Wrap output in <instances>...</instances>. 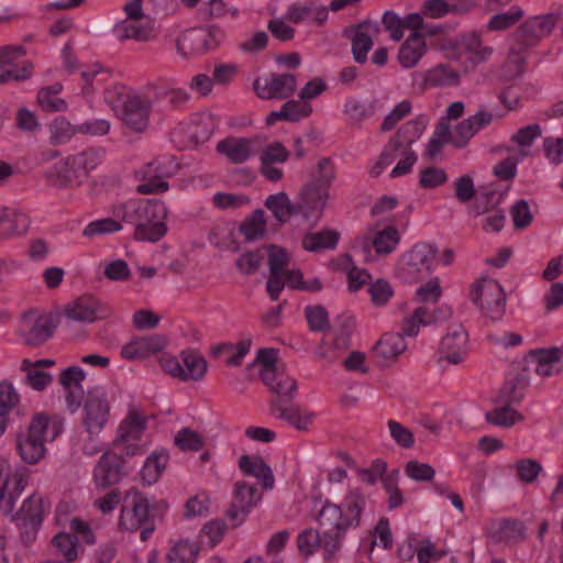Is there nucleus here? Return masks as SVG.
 Here are the masks:
<instances>
[{
    "instance_id": "nucleus-1",
    "label": "nucleus",
    "mask_w": 563,
    "mask_h": 563,
    "mask_svg": "<svg viewBox=\"0 0 563 563\" xmlns=\"http://www.w3.org/2000/svg\"><path fill=\"white\" fill-rule=\"evenodd\" d=\"M115 218L134 224V238L139 241L157 242L167 231V208L158 199H134L117 206Z\"/></svg>"
},
{
    "instance_id": "nucleus-2",
    "label": "nucleus",
    "mask_w": 563,
    "mask_h": 563,
    "mask_svg": "<svg viewBox=\"0 0 563 563\" xmlns=\"http://www.w3.org/2000/svg\"><path fill=\"white\" fill-rule=\"evenodd\" d=\"M63 431V424L45 412H36L27 427L15 434V449L21 460L30 465L37 464L46 453L45 443L54 441Z\"/></svg>"
},
{
    "instance_id": "nucleus-3",
    "label": "nucleus",
    "mask_w": 563,
    "mask_h": 563,
    "mask_svg": "<svg viewBox=\"0 0 563 563\" xmlns=\"http://www.w3.org/2000/svg\"><path fill=\"white\" fill-rule=\"evenodd\" d=\"M367 504V497L360 489H351L341 505L325 503L318 514V522L322 528L347 531L357 528L361 516Z\"/></svg>"
},
{
    "instance_id": "nucleus-4",
    "label": "nucleus",
    "mask_w": 563,
    "mask_h": 563,
    "mask_svg": "<svg viewBox=\"0 0 563 563\" xmlns=\"http://www.w3.org/2000/svg\"><path fill=\"white\" fill-rule=\"evenodd\" d=\"M157 506L166 507L163 501ZM155 507L156 505H151L150 499L140 492L130 490L121 508L120 528L126 531L141 530L140 538L142 541H146L155 530L154 515L151 514V509Z\"/></svg>"
},
{
    "instance_id": "nucleus-5",
    "label": "nucleus",
    "mask_w": 563,
    "mask_h": 563,
    "mask_svg": "<svg viewBox=\"0 0 563 563\" xmlns=\"http://www.w3.org/2000/svg\"><path fill=\"white\" fill-rule=\"evenodd\" d=\"M177 164L169 155L159 156L143 165L135 172V178L141 181L136 186V192L141 195H154L168 190L167 178L177 170Z\"/></svg>"
},
{
    "instance_id": "nucleus-6",
    "label": "nucleus",
    "mask_w": 563,
    "mask_h": 563,
    "mask_svg": "<svg viewBox=\"0 0 563 563\" xmlns=\"http://www.w3.org/2000/svg\"><path fill=\"white\" fill-rule=\"evenodd\" d=\"M29 470L0 456V510L10 515L27 485Z\"/></svg>"
},
{
    "instance_id": "nucleus-7",
    "label": "nucleus",
    "mask_w": 563,
    "mask_h": 563,
    "mask_svg": "<svg viewBox=\"0 0 563 563\" xmlns=\"http://www.w3.org/2000/svg\"><path fill=\"white\" fill-rule=\"evenodd\" d=\"M51 503L38 493H33L23 503L21 508L10 514L11 520L16 523L21 531L24 543H32L42 526L44 516L48 512Z\"/></svg>"
},
{
    "instance_id": "nucleus-8",
    "label": "nucleus",
    "mask_w": 563,
    "mask_h": 563,
    "mask_svg": "<svg viewBox=\"0 0 563 563\" xmlns=\"http://www.w3.org/2000/svg\"><path fill=\"white\" fill-rule=\"evenodd\" d=\"M224 37V31L217 25L188 29L177 37L176 51L184 58L195 57L217 47Z\"/></svg>"
},
{
    "instance_id": "nucleus-9",
    "label": "nucleus",
    "mask_w": 563,
    "mask_h": 563,
    "mask_svg": "<svg viewBox=\"0 0 563 563\" xmlns=\"http://www.w3.org/2000/svg\"><path fill=\"white\" fill-rule=\"evenodd\" d=\"M438 249L434 244L417 243L401 256L399 273L404 280L417 283L427 277L437 260Z\"/></svg>"
},
{
    "instance_id": "nucleus-10",
    "label": "nucleus",
    "mask_w": 563,
    "mask_h": 563,
    "mask_svg": "<svg viewBox=\"0 0 563 563\" xmlns=\"http://www.w3.org/2000/svg\"><path fill=\"white\" fill-rule=\"evenodd\" d=\"M471 300L486 318L493 321L500 320L505 314L506 295L500 284L495 279H482L472 290Z\"/></svg>"
},
{
    "instance_id": "nucleus-11",
    "label": "nucleus",
    "mask_w": 563,
    "mask_h": 563,
    "mask_svg": "<svg viewBox=\"0 0 563 563\" xmlns=\"http://www.w3.org/2000/svg\"><path fill=\"white\" fill-rule=\"evenodd\" d=\"M102 148H87L80 153L69 155L64 162L57 165V174L67 184L79 185L96 169L103 161Z\"/></svg>"
},
{
    "instance_id": "nucleus-12",
    "label": "nucleus",
    "mask_w": 563,
    "mask_h": 563,
    "mask_svg": "<svg viewBox=\"0 0 563 563\" xmlns=\"http://www.w3.org/2000/svg\"><path fill=\"white\" fill-rule=\"evenodd\" d=\"M110 417V402L103 387L96 386L88 390L84 405L82 426L90 435H98Z\"/></svg>"
},
{
    "instance_id": "nucleus-13",
    "label": "nucleus",
    "mask_w": 563,
    "mask_h": 563,
    "mask_svg": "<svg viewBox=\"0 0 563 563\" xmlns=\"http://www.w3.org/2000/svg\"><path fill=\"white\" fill-rule=\"evenodd\" d=\"M559 19L554 14L536 15L526 20L514 33L512 53H520L537 45L549 36L556 26Z\"/></svg>"
},
{
    "instance_id": "nucleus-14",
    "label": "nucleus",
    "mask_w": 563,
    "mask_h": 563,
    "mask_svg": "<svg viewBox=\"0 0 563 563\" xmlns=\"http://www.w3.org/2000/svg\"><path fill=\"white\" fill-rule=\"evenodd\" d=\"M400 242V233L393 225L371 228L366 233L355 239V247L364 253L374 250L379 256H386L393 253Z\"/></svg>"
},
{
    "instance_id": "nucleus-15",
    "label": "nucleus",
    "mask_w": 563,
    "mask_h": 563,
    "mask_svg": "<svg viewBox=\"0 0 563 563\" xmlns=\"http://www.w3.org/2000/svg\"><path fill=\"white\" fill-rule=\"evenodd\" d=\"M152 101L142 95H126L122 100L119 118L131 130L143 132L150 122Z\"/></svg>"
},
{
    "instance_id": "nucleus-16",
    "label": "nucleus",
    "mask_w": 563,
    "mask_h": 563,
    "mask_svg": "<svg viewBox=\"0 0 563 563\" xmlns=\"http://www.w3.org/2000/svg\"><path fill=\"white\" fill-rule=\"evenodd\" d=\"M253 87L261 99H287L295 92L297 79L292 74L269 73L255 79Z\"/></svg>"
},
{
    "instance_id": "nucleus-17",
    "label": "nucleus",
    "mask_w": 563,
    "mask_h": 563,
    "mask_svg": "<svg viewBox=\"0 0 563 563\" xmlns=\"http://www.w3.org/2000/svg\"><path fill=\"white\" fill-rule=\"evenodd\" d=\"M54 328L51 314L29 312L22 317L19 332L26 345L37 346L52 336Z\"/></svg>"
},
{
    "instance_id": "nucleus-18",
    "label": "nucleus",
    "mask_w": 563,
    "mask_h": 563,
    "mask_svg": "<svg viewBox=\"0 0 563 563\" xmlns=\"http://www.w3.org/2000/svg\"><path fill=\"white\" fill-rule=\"evenodd\" d=\"M467 333L462 324L449 328L442 338L439 349V363L446 362L451 365L462 363L467 353Z\"/></svg>"
},
{
    "instance_id": "nucleus-19",
    "label": "nucleus",
    "mask_w": 563,
    "mask_h": 563,
    "mask_svg": "<svg viewBox=\"0 0 563 563\" xmlns=\"http://www.w3.org/2000/svg\"><path fill=\"white\" fill-rule=\"evenodd\" d=\"M109 314L110 309L93 296H81L66 307V317L77 322L91 323Z\"/></svg>"
},
{
    "instance_id": "nucleus-20",
    "label": "nucleus",
    "mask_w": 563,
    "mask_h": 563,
    "mask_svg": "<svg viewBox=\"0 0 563 563\" xmlns=\"http://www.w3.org/2000/svg\"><path fill=\"white\" fill-rule=\"evenodd\" d=\"M261 499L262 493L256 486L244 481L236 482L234 485L233 500L227 515L231 520L240 523L244 521L249 511L255 507Z\"/></svg>"
},
{
    "instance_id": "nucleus-21",
    "label": "nucleus",
    "mask_w": 563,
    "mask_h": 563,
    "mask_svg": "<svg viewBox=\"0 0 563 563\" xmlns=\"http://www.w3.org/2000/svg\"><path fill=\"white\" fill-rule=\"evenodd\" d=\"M330 200V189L308 181L301 189L296 207L306 218L319 217Z\"/></svg>"
},
{
    "instance_id": "nucleus-22",
    "label": "nucleus",
    "mask_w": 563,
    "mask_h": 563,
    "mask_svg": "<svg viewBox=\"0 0 563 563\" xmlns=\"http://www.w3.org/2000/svg\"><path fill=\"white\" fill-rule=\"evenodd\" d=\"M113 33L119 41L148 42L156 37L155 22L152 18L124 19L115 24Z\"/></svg>"
},
{
    "instance_id": "nucleus-23",
    "label": "nucleus",
    "mask_w": 563,
    "mask_h": 563,
    "mask_svg": "<svg viewBox=\"0 0 563 563\" xmlns=\"http://www.w3.org/2000/svg\"><path fill=\"white\" fill-rule=\"evenodd\" d=\"M122 460L117 453H103L93 470V481L98 488L106 489L123 477Z\"/></svg>"
},
{
    "instance_id": "nucleus-24",
    "label": "nucleus",
    "mask_w": 563,
    "mask_h": 563,
    "mask_svg": "<svg viewBox=\"0 0 563 563\" xmlns=\"http://www.w3.org/2000/svg\"><path fill=\"white\" fill-rule=\"evenodd\" d=\"M452 314V309L448 305H441L437 310L429 311L426 307H418L413 312L402 321V331L406 336H416L420 327L432 322L444 321Z\"/></svg>"
},
{
    "instance_id": "nucleus-25",
    "label": "nucleus",
    "mask_w": 563,
    "mask_h": 563,
    "mask_svg": "<svg viewBox=\"0 0 563 563\" xmlns=\"http://www.w3.org/2000/svg\"><path fill=\"white\" fill-rule=\"evenodd\" d=\"M166 343V339L161 334L134 338L122 346L121 355L129 361L146 358L159 353Z\"/></svg>"
},
{
    "instance_id": "nucleus-26",
    "label": "nucleus",
    "mask_w": 563,
    "mask_h": 563,
    "mask_svg": "<svg viewBox=\"0 0 563 563\" xmlns=\"http://www.w3.org/2000/svg\"><path fill=\"white\" fill-rule=\"evenodd\" d=\"M563 351L559 347L532 350L526 356V362L534 367L541 377H551L560 373V362Z\"/></svg>"
},
{
    "instance_id": "nucleus-27",
    "label": "nucleus",
    "mask_w": 563,
    "mask_h": 563,
    "mask_svg": "<svg viewBox=\"0 0 563 563\" xmlns=\"http://www.w3.org/2000/svg\"><path fill=\"white\" fill-rule=\"evenodd\" d=\"M256 139L230 136L217 144V151L232 164H242L256 154Z\"/></svg>"
},
{
    "instance_id": "nucleus-28",
    "label": "nucleus",
    "mask_w": 563,
    "mask_h": 563,
    "mask_svg": "<svg viewBox=\"0 0 563 563\" xmlns=\"http://www.w3.org/2000/svg\"><path fill=\"white\" fill-rule=\"evenodd\" d=\"M378 32L379 25L373 21H365L354 29L351 40L352 54L356 63L364 64L367 60V53L373 47V36Z\"/></svg>"
},
{
    "instance_id": "nucleus-29",
    "label": "nucleus",
    "mask_w": 563,
    "mask_h": 563,
    "mask_svg": "<svg viewBox=\"0 0 563 563\" xmlns=\"http://www.w3.org/2000/svg\"><path fill=\"white\" fill-rule=\"evenodd\" d=\"M85 377L86 373L79 366H70L59 375V383L67 391L66 399L71 411H75L80 405L84 395L81 382Z\"/></svg>"
},
{
    "instance_id": "nucleus-30",
    "label": "nucleus",
    "mask_w": 563,
    "mask_h": 563,
    "mask_svg": "<svg viewBox=\"0 0 563 563\" xmlns=\"http://www.w3.org/2000/svg\"><path fill=\"white\" fill-rule=\"evenodd\" d=\"M239 467L243 474L257 478L265 489H272L275 484L273 471L263 457L242 455L239 460Z\"/></svg>"
},
{
    "instance_id": "nucleus-31",
    "label": "nucleus",
    "mask_w": 563,
    "mask_h": 563,
    "mask_svg": "<svg viewBox=\"0 0 563 563\" xmlns=\"http://www.w3.org/2000/svg\"><path fill=\"white\" fill-rule=\"evenodd\" d=\"M427 52L423 34L411 33L398 51V60L404 68L415 67Z\"/></svg>"
},
{
    "instance_id": "nucleus-32",
    "label": "nucleus",
    "mask_w": 563,
    "mask_h": 563,
    "mask_svg": "<svg viewBox=\"0 0 563 563\" xmlns=\"http://www.w3.org/2000/svg\"><path fill=\"white\" fill-rule=\"evenodd\" d=\"M329 9L325 5L310 1L289 7L287 19L294 23L312 22L322 24L327 21Z\"/></svg>"
},
{
    "instance_id": "nucleus-33",
    "label": "nucleus",
    "mask_w": 563,
    "mask_h": 563,
    "mask_svg": "<svg viewBox=\"0 0 563 563\" xmlns=\"http://www.w3.org/2000/svg\"><path fill=\"white\" fill-rule=\"evenodd\" d=\"M272 408L278 412L279 419L287 421L300 431L307 430L316 417L313 412L302 410L297 406L285 407L280 399L272 401Z\"/></svg>"
},
{
    "instance_id": "nucleus-34",
    "label": "nucleus",
    "mask_w": 563,
    "mask_h": 563,
    "mask_svg": "<svg viewBox=\"0 0 563 563\" xmlns=\"http://www.w3.org/2000/svg\"><path fill=\"white\" fill-rule=\"evenodd\" d=\"M218 126V122L213 114L202 112L194 115L187 124V133L189 139L196 144L208 141Z\"/></svg>"
},
{
    "instance_id": "nucleus-35",
    "label": "nucleus",
    "mask_w": 563,
    "mask_h": 563,
    "mask_svg": "<svg viewBox=\"0 0 563 563\" xmlns=\"http://www.w3.org/2000/svg\"><path fill=\"white\" fill-rule=\"evenodd\" d=\"M145 428V417L136 409H131L126 418L120 423L115 440H118V443L140 441Z\"/></svg>"
},
{
    "instance_id": "nucleus-36",
    "label": "nucleus",
    "mask_w": 563,
    "mask_h": 563,
    "mask_svg": "<svg viewBox=\"0 0 563 563\" xmlns=\"http://www.w3.org/2000/svg\"><path fill=\"white\" fill-rule=\"evenodd\" d=\"M29 224V218L24 213L0 207V238L25 233Z\"/></svg>"
},
{
    "instance_id": "nucleus-37",
    "label": "nucleus",
    "mask_w": 563,
    "mask_h": 563,
    "mask_svg": "<svg viewBox=\"0 0 563 563\" xmlns=\"http://www.w3.org/2000/svg\"><path fill=\"white\" fill-rule=\"evenodd\" d=\"M183 365L181 380H200L205 377L208 364L205 357L196 351H183L179 354Z\"/></svg>"
},
{
    "instance_id": "nucleus-38",
    "label": "nucleus",
    "mask_w": 563,
    "mask_h": 563,
    "mask_svg": "<svg viewBox=\"0 0 563 563\" xmlns=\"http://www.w3.org/2000/svg\"><path fill=\"white\" fill-rule=\"evenodd\" d=\"M404 335L406 334L402 330L401 333H385L375 345L377 357H380L384 362H389L400 355L407 349Z\"/></svg>"
},
{
    "instance_id": "nucleus-39",
    "label": "nucleus",
    "mask_w": 563,
    "mask_h": 563,
    "mask_svg": "<svg viewBox=\"0 0 563 563\" xmlns=\"http://www.w3.org/2000/svg\"><path fill=\"white\" fill-rule=\"evenodd\" d=\"M486 421L500 428H510L523 419L511 405L495 400V408L485 413Z\"/></svg>"
},
{
    "instance_id": "nucleus-40",
    "label": "nucleus",
    "mask_w": 563,
    "mask_h": 563,
    "mask_svg": "<svg viewBox=\"0 0 563 563\" xmlns=\"http://www.w3.org/2000/svg\"><path fill=\"white\" fill-rule=\"evenodd\" d=\"M429 120L426 115L406 122L394 135L393 140L396 141L404 148H410L411 145L420 139L426 130Z\"/></svg>"
},
{
    "instance_id": "nucleus-41",
    "label": "nucleus",
    "mask_w": 563,
    "mask_h": 563,
    "mask_svg": "<svg viewBox=\"0 0 563 563\" xmlns=\"http://www.w3.org/2000/svg\"><path fill=\"white\" fill-rule=\"evenodd\" d=\"M168 455L165 452H153L141 470L142 481L148 485L158 481L166 468Z\"/></svg>"
},
{
    "instance_id": "nucleus-42",
    "label": "nucleus",
    "mask_w": 563,
    "mask_h": 563,
    "mask_svg": "<svg viewBox=\"0 0 563 563\" xmlns=\"http://www.w3.org/2000/svg\"><path fill=\"white\" fill-rule=\"evenodd\" d=\"M251 349V341L250 340H243L238 343L236 346H234L231 343H224L220 344L218 346H214L212 349V355L216 357L227 355L225 363L229 366H240L242 364V361L244 356L250 352Z\"/></svg>"
},
{
    "instance_id": "nucleus-43",
    "label": "nucleus",
    "mask_w": 563,
    "mask_h": 563,
    "mask_svg": "<svg viewBox=\"0 0 563 563\" xmlns=\"http://www.w3.org/2000/svg\"><path fill=\"white\" fill-rule=\"evenodd\" d=\"M49 141L53 145L68 143L78 134L77 125H73L65 117L55 118L48 125Z\"/></svg>"
},
{
    "instance_id": "nucleus-44",
    "label": "nucleus",
    "mask_w": 563,
    "mask_h": 563,
    "mask_svg": "<svg viewBox=\"0 0 563 563\" xmlns=\"http://www.w3.org/2000/svg\"><path fill=\"white\" fill-rule=\"evenodd\" d=\"M265 207L272 211L278 222H287L295 212L288 196L285 192L269 195L265 200Z\"/></svg>"
},
{
    "instance_id": "nucleus-45",
    "label": "nucleus",
    "mask_w": 563,
    "mask_h": 563,
    "mask_svg": "<svg viewBox=\"0 0 563 563\" xmlns=\"http://www.w3.org/2000/svg\"><path fill=\"white\" fill-rule=\"evenodd\" d=\"M63 90L60 84H54L52 86L42 88L37 93V102L44 111H64L67 108V103L64 99L59 98V93Z\"/></svg>"
},
{
    "instance_id": "nucleus-46",
    "label": "nucleus",
    "mask_w": 563,
    "mask_h": 563,
    "mask_svg": "<svg viewBox=\"0 0 563 563\" xmlns=\"http://www.w3.org/2000/svg\"><path fill=\"white\" fill-rule=\"evenodd\" d=\"M338 241L339 235L335 231L325 230L307 234L302 239V246L309 252H320L335 247Z\"/></svg>"
},
{
    "instance_id": "nucleus-47",
    "label": "nucleus",
    "mask_w": 563,
    "mask_h": 563,
    "mask_svg": "<svg viewBox=\"0 0 563 563\" xmlns=\"http://www.w3.org/2000/svg\"><path fill=\"white\" fill-rule=\"evenodd\" d=\"M266 230V217L262 209L255 210L246 217L240 225V232L249 241L263 238Z\"/></svg>"
},
{
    "instance_id": "nucleus-48",
    "label": "nucleus",
    "mask_w": 563,
    "mask_h": 563,
    "mask_svg": "<svg viewBox=\"0 0 563 563\" xmlns=\"http://www.w3.org/2000/svg\"><path fill=\"white\" fill-rule=\"evenodd\" d=\"M424 81L432 87L453 86L459 82V74L450 66L440 64L426 73Z\"/></svg>"
},
{
    "instance_id": "nucleus-49",
    "label": "nucleus",
    "mask_w": 563,
    "mask_h": 563,
    "mask_svg": "<svg viewBox=\"0 0 563 563\" xmlns=\"http://www.w3.org/2000/svg\"><path fill=\"white\" fill-rule=\"evenodd\" d=\"M541 126L539 124H531L519 129L512 136L511 142L518 146L517 156L525 158L529 156V148L534 140L541 136Z\"/></svg>"
},
{
    "instance_id": "nucleus-50",
    "label": "nucleus",
    "mask_w": 563,
    "mask_h": 563,
    "mask_svg": "<svg viewBox=\"0 0 563 563\" xmlns=\"http://www.w3.org/2000/svg\"><path fill=\"white\" fill-rule=\"evenodd\" d=\"M522 16L523 10L518 5H514L506 12L493 15L489 19L486 29L494 32L506 31L517 24Z\"/></svg>"
},
{
    "instance_id": "nucleus-51",
    "label": "nucleus",
    "mask_w": 563,
    "mask_h": 563,
    "mask_svg": "<svg viewBox=\"0 0 563 563\" xmlns=\"http://www.w3.org/2000/svg\"><path fill=\"white\" fill-rule=\"evenodd\" d=\"M52 547L56 555L63 556L67 562L77 559V538L69 533H57L52 539Z\"/></svg>"
},
{
    "instance_id": "nucleus-52",
    "label": "nucleus",
    "mask_w": 563,
    "mask_h": 563,
    "mask_svg": "<svg viewBox=\"0 0 563 563\" xmlns=\"http://www.w3.org/2000/svg\"><path fill=\"white\" fill-rule=\"evenodd\" d=\"M336 172L333 162L329 157H321L312 172L311 183H318L330 189L331 185L335 180Z\"/></svg>"
},
{
    "instance_id": "nucleus-53",
    "label": "nucleus",
    "mask_w": 563,
    "mask_h": 563,
    "mask_svg": "<svg viewBox=\"0 0 563 563\" xmlns=\"http://www.w3.org/2000/svg\"><path fill=\"white\" fill-rule=\"evenodd\" d=\"M198 547L189 541H178L167 554L168 563H194Z\"/></svg>"
},
{
    "instance_id": "nucleus-54",
    "label": "nucleus",
    "mask_w": 563,
    "mask_h": 563,
    "mask_svg": "<svg viewBox=\"0 0 563 563\" xmlns=\"http://www.w3.org/2000/svg\"><path fill=\"white\" fill-rule=\"evenodd\" d=\"M121 229L122 224L120 221L112 218H103L88 223L82 231V235L86 238H95L98 235L115 233Z\"/></svg>"
},
{
    "instance_id": "nucleus-55",
    "label": "nucleus",
    "mask_w": 563,
    "mask_h": 563,
    "mask_svg": "<svg viewBox=\"0 0 563 563\" xmlns=\"http://www.w3.org/2000/svg\"><path fill=\"white\" fill-rule=\"evenodd\" d=\"M343 112L351 124H361L364 120L373 115V108L354 98L346 100Z\"/></svg>"
},
{
    "instance_id": "nucleus-56",
    "label": "nucleus",
    "mask_w": 563,
    "mask_h": 563,
    "mask_svg": "<svg viewBox=\"0 0 563 563\" xmlns=\"http://www.w3.org/2000/svg\"><path fill=\"white\" fill-rule=\"evenodd\" d=\"M398 470H394L390 473L385 474V476L382 478L383 486L388 495L387 503L389 509H395L401 506L404 503L402 493L398 488Z\"/></svg>"
},
{
    "instance_id": "nucleus-57",
    "label": "nucleus",
    "mask_w": 563,
    "mask_h": 563,
    "mask_svg": "<svg viewBox=\"0 0 563 563\" xmlns=\"http://www.w3.org/2000/svg\"><path fill=\"white\" fill-rule=\"evenodd\" d=\"M525 528L520 521L505 519L498 523L495 538L498 541H516L523 538Z\"/></svg>"
},
{
    "instance_id": "nucleus-58",
    "label": "nucleus",
    "mask_w": 563,
    "mask_h": 563,
    "mask_svg": "<svg viewBox=\"0 0 563 563\" xmlns=\"http://www.w3.org/2000/svg\"><path fill=\"white\" fill-rule=\"evenodd\" d=\"M22 368L26 371V383L35 390H43L53 379L49 373L41 371L36 366H31L27 360L23 361Z\"/></svg>"
},
{
    "instance_id": "nucleus-59",
    "label": "nucleus",
    "mask_w": 563,
    "mask_h": 563,
    "mask_svg": "<svg viewBox=\"0 0 563 563\" xmlns=\"http://www.w3.org/2000/svg\"><path fill=\"white\" fill-rule=\"evenodd\" d=\"M174 442L183 451H199L203 446V438L189 428L178 431Z\"/></svg>"
},
{
    "instance_id": "nucleus-60",
    "label": "nucleus",
    "mask_w": 563,
    "mask_h": 563,
    "mask_svg": "<svg viewBox=\"0 0 563 563\" xmlns=\"http://www.w3.org/2000/svg\"><path fill=\"white\" fill-rule=\"evenodd\" d=\"M305 317L311 331L322 332L329 328L328 312L322 306L306 307Z\"/></svg>"
},
{
    "instance_id": "nucleus-61",
    "label": "nucleus",
    "mask_w": 563,
    "mask_h": 563,
    "mask_svg": "<svg viewBox=\"0 0 563 563\" xmlns=\"http://www.w3.org/2000/svg\"><path fill=\"white\" fill-rule=\"evenodd\" d=\"M514 467L518 478L527 484L533 483L542 472L541 464L533 459H521L516 462Z\"/></svg>"
},
{
    "instance_id": "nucleus-62",
    "label": "nucleus",
    "mask_w": 563,
    "mask_h": 563,
    "mask_svg": "<svg viewBox=\"0 0 563 563\" xmlns=\"http://www.w3.org/2000/svg\"><path fill=\"white\" fill-rule=\"evenodd\" d=\"M20 404V395L9 380L0 382V411L8 415Z\"/></svg>"
},
{
    "instance_id": "nucleus-63",
    "label": "nucleus",
    "mask_w": 563,
    "mask_h": 563,
    "mask_svg": "<svg viewBox=\"0 0 563 563\" xmlns=\"http://www.w3.org/2000/svg\"><path fill=\"white\" fill-rule=\"evenodd\" d=\"M325 531L321 536V547L324 550L325 559L333 558L340 550L343 537L346 531L339 529L324 528Z\"/></svg>"
},
{
    "instance_id": "nucleus-64",
    "label": "nucleus",
    "mask_w": 563,
    "mask_h": 563,
    "mask_svg": "<svg viewBox=\"0 0 563 563\" xmlns=\"http://www.w3.org/2000/svg\"><path fill=\"white\" fill-rule=\"evenodd\" d=\"M405 474L416 482H430L435 475V470L427 463L411 460L405 465Z\"/></svg>"
}]
</instances>
